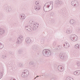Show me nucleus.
I'll return each instance as SVG.
<instances>
[{"instance_id":"obj_26","label":"nucleus","mask_w":80,"mask_h":80,"mask_svg":"<svg viewBox=\"0 0 80 80\" xmlns=\"http://www.w3.org/2000/svg\"><path fill=\"white\" fill-rule=\"evenodd\" d=\"M3 44L2 43L0 42V49H2L3 48Z\"/></svg>"},{"instance_id":"obj_7","label":"nucleus","mask_w":80,"mask_h":80,"mask_svg":"<svg viewBox=\"0 0 80 80\" xmlns=\"http://www.w3.org/2000/svg\"><path fill=\"white\" fill-rule=\"evenodd\" d=\"M60 57L61 60H64L67 59V58H68V56L61 54L60 55Z\"/></svg>"},{"instance_id":"obj_10","label":"nucleus","mask_w":80,"mask_h":80,"mask_svg":"<svg viewBox=\"0 0 80 80\" xmlns=\"http://www.w3.org/2000/svg\"><path fill=\"white\" fill-rule=\"evenodd\" d=\"M70 47L69 42H66L63 45V47L65 48H68Z\"/></svg>"},{"instance_id":"obj_8","label":"nucleus","mask_w":80,"mask_h":80,"mask_svg":"<svg viewBox=\"0 0 80 80\" xmlns=\"http://www.w3.org/2000/svg\"><path fill=\"white\" fill-rule=\"evenodd\" d=\"M55 4L56 5H61L63 4V1L60 0H57L55 1Z\"/></svg>"},{"instance_id":"obj_2","label":"nucleus","mask_w":80,"mask_h":80,"mask_svg":"<svg viewBox=\"0 0 80 80\" xmlns=\"http://www.w3.org/2000/svg\"><path fill=\"white\" fill-rule=\"evenodd\" d=\"M42 54L45 57H50L51 55V52L48 49H44L43 51Z\"/></svg>"},{"instance_id":"obj_1","label":"nucleus","mask_w":80,"mask_h":80,"mask_svg":"<svg viewBox=\"0 0 80 80\" xmlns=\"http://www.w3.org/2000/svg\"><path fill=\"white\" fill-rule=\"evenodd\" d=\"M44 12H49L53 9V3L52 2L46 3L44 5L43 8Z\"/></svg>"},{"instance_id":"obj_22","label":"nucleus","mask_w":80,"mask_h":80,"mask_svg":"<svg viewBox=\"0 0 80 80\" xmlns=\"http://www.w3.org/2000/svg\"><path fill=\"white\" fill-rule=\"evenodd\" d=\"M6 58H7V55L6 54H2V58L3 60H5V59H6Z\"/></svg>"},{"instance_id":"obj_29","label":"nucleus","mask_w":80,"mask_h":80,"mask_svg":"<svg viewBox=\"0 0 80 80\" xmlns=\"http://www.w3.org/2000/svg\"><path fill=\"white\" fill-rule=\"evenodd\" d=\"M18 38H19V39H20L22 40L23 41V36H20Z\"/></svg>"},{"instance_id":"obj_11","label":"nucleus","mask_w":80,"mask_h":80,"mask_svg":"<svg viewBox=\"0 0 80 80\" xmlns=\"http://www.w3.org/2000/svg\"><path fill=\"white\" fill-rule=\"evenodd\" d=\"M58 69L60 72L64 71V67L62 66H59L58 68Z\"/></svg>"},{"instance_id":"obj_32","label":"nucleus","mask_w":80,"mask_h":80,"mask_svg":"<svg viewBox=\"0 0 80 80\" xmlns=\"http://www.w3.org/2000/svg\"><path fill=\"white\" fill-rule=\"evenodd\" d=\"M53 45L54 46H55V45H56V42H53Z\"/></svg>"},{"instance_id":"obj_36","label":"nucleus","mask_w":80,"mask_h":80,"mask_svg":"<svg viewBox=\"0 0 80 80\" xmlns=\"http://www.w3.org/2000/svg\"><path fill=\"white\" fill-rule=\"evenodd\" d=\"M36 78H37V77H36V78H35L34 79H36Z\"/></svg>"},{"instance_id":"obj_28","label":"nucleus","mask_w":80,"mask_h":80,"mask_svg":"<svg viewBox=\"0 0 80 80\" xmlns=\"http://www.w3.org/2000/svg\"><path fill=\"white\" fill-rule=\"evenodd\" d=\"M77 65L78 67H80V61H78L77 62Z\"/></svg>"},{"instance_id":"obj_3","label":"nucleus","mask_w":80,"mask_h":80,"mask_svg":"<svg viewBox=\"0 0 80 80\" xmlns=\"http://www.w3.org/2000/svg\"><path fill=\"white\" fill-rule=\"evenodd\" d=\"M70 39L72 42H76L78 40V37L75 34H72L70 36Z\"/></svg>"},{"instance_id":"obj_31","label":"nucleus","mask_w":80,"mask_h":80,"mask_svg":"<svg viewBox=\"0 0 80 80\" xmlns=\"http://www.w3.org/2000/svg\"><path fill=\"white\" fill-rule=\"evenodd\" d=\"M39 2L38 1H36L35 2V4H36V5H38L39 4Z\"/></svg>"},{"instance_id":"obj_13","label":"nucleus","mask_w":80,"mask_h":80,"mask_svg":"<svg viewBox=\"0 0 80 80\" xmlns=\"http://www.w3.org/2000/svg\"><path fill=\"white\" fill-rule=\"evenodd\" d=\"M25 42L27 44H30L32 42V40L30 38L27 37L25 39Z\"/></svg>"},{"instance_id":"obj_12","label":"nucleus","mask_w":80,"mask_h":80,"mask_svg":"<svg viewBox=\"0 0 80 80\" xmlns=\"http://www.w3.org/2000/svg\"><path fill=\"white\" fill-rule=\"evenodd\" d=\"M41 8V6L40 5H35L34 6V9L36 11L40 10Z\"/></svg>"},{"instance_id":"obj_9","label":"nucleus","mask_w":80,"mask_h":80,"mask_svg":"<svg viewBox=\"0 0 80 80\" xmlns=\"http://www.w3.org/2000/svg\"><path fill=\"white\" fill-rule=\"evenodd\" d=\"M26 18V16L25 14H21L20 15V18L21 20H24Z\"/></svg>"},{"instance_id":"obj_17","label":"nucleus","mask_w":80,"mask_h":80,"mask_svg":"<svg viewBox=\"0 0 80 80\" xmlns=\"http://www.w3.org/2000/svg\"><path fill=\"white\" fill-rule=\"evenodd\" d=\"M74 75H79L80 74V70H78L74 71L73 72Z\"/></svg>"},{"instance_id":"obj_33","label":"nucleus","mask_w":80,"mask_h":80,"mask_svg":"<svg viewBox=\"0 0 80 80\" xmlns=\"http://www.w3.org/2000/svg\"><path fill=\"white\" fill-rule=\"evenodd\" d=\"M55 23V21H52V24H54Z\"/></svg>"},{"instance_id":"obj_21","label":"nucleus","mask_w":80,"mask_h":80,"mask_svg":"<svg viewBox=\"0 0 80 80\" xmlns=\"http://www.w3.org/2000/svg\"><path fill=\"white\" fill-rule=\"evenodd\" d=\"M69 23L72 25H74L75 22V20L73 19H71L70 20Z\"/></svg>"},{"instance_id":"obj_35","label":"nucleus","mask_w":80,"mask_h":80,"mask_svg":"<svg viewBox=\"0 0 80 80\" xmlns=\"http://www.w3.org/2000/svg\"><path fill=\"white\" fill-rule=\"evenodd\" d=\"M39 77V76H38L36 77V78H37V77Z\"/></svg>"},{"instance_id":"obj_25","label":"nucleus","mask_w":80,"mask_h":80,"mask_svg":"<svg viewBox=\"0 0 80 80\" xmlns=\"http://www.w3.org/2000/svg\"><path fill=\"white\" fill-rule=\"evenodd\" d=\"M18 53L20 55H22L23 53V51L22 50H19L18 51Z\"/></svg>"},{"instance_id":"obj_38","label":"nucleus","mask_w":80,"mask_h":80,"mask_svg":"<svg viewBox=\"0 0 80 80\" xmlns=\"http://www.w3.org/2000/svg\"><path fill=\"white\" fill-rule=\"evenodd\" d=\"M40 77H41V76H40Z\"/></svg>"},{"instance_id":"obj_15","label":"nucleus","mask_w":80,"mask_h":80,"mask_svg":"<svg viewBox=\"0 0 80 80\" xmlns=\"http://www.w3.org/2000/svg\"><path fill=\"white\" fill-rule=\"evenodd\" d=\"M25 29L27 31H29V32L32 30V29L31 28L30 26L28 25L25 26Z\"/></svg>"},{"instance_id":"obj_6","label":"nucleus","mask_w":80,"mask_h":80,"mask_svg":"<svg viewBox=\"0 0 80 80\" xmlns=\"http://www.w3.org/2000/svg\"><path fill=\"white\" fill-rule=\"evenodd\" d=\"M5 8L8 13H11V12H12V8L10 7L6 6Z\"/></svg>"},{"instance_id":"obj_5","label":"nucleus","mask_w":80,"mask_h":80,"mask_svg":"<svg viewBox=\"0 0 80 80\" xmlns=\"http://www.w3.org/2000/svg\"><path fill=\"white\" fill-rule=\"evenodd\" d=\"M71 4L73 7H77L78 5V2L77 1L73 0L71 2Z\"/></svg>"},{"instance_id":"obj_14","label":"nucleus","mask_w":80,"mask_h":80,"mask_svg":"<svg viewBox=\"0 0 80 80\" xmlns=\"http://www.w3.org/2000/svg\"><path fill=\"white\" fill-rule=\"evenodd\" d=\"M38 26V25L36 23L34 24L33 26L32 27V30H36L37 29Z\"/></svg>"},{"instance_id":"obj_18","label":"nucleus","mask_w":80,"mask_h":80,"mask_svg":"<svg viewBox=\"0 0 80 80\" xmlns=\"http://www.w3.org/2000/svg\"><path fill=\"white\" fill-rule=\"evenodd\" d=\"M22 41H23L22 40L20 39V38H18L17 39V41L16 42V44H17V45H18L21 43L22 42Z\"/></svg>"},{"instance_id":"obj_37","label":"nucleus","mask_w":80,"mask_h":80,"mask_svg":"<svg viewBox=\"0 0 80 80\" xmlns=\"http://www.w3.org/2000/svg\"><path fill=\"white\" fill-rule=\"evenodd\" d=\"M35 27H37V26H34Z\"/></svg>"},{"instance_id":"obj_16","label":"nucleus","mask_w":80,"mask_h":80,"mask_svg":"<svg viewBox=\"0 0 80 80\" xmlns=\"http://www.w3.org/2000/svg\"><path fill=\"white\" fill-rule=\"evenodd\" d=\"M5 33V30L3 28L0 29V35H2Z\"/></svg>"},{"instance_id":"obj_19","label":"nucleus","mask_w":80,"mask_h":80,"mask_svg":"<svg viewBox=\"0 0 80 80\" xmlns=\"http://www.w3.org/2000/svg\"><path fill=\"white\" fill-rule=\"evenodd\" d=\"M73 32L72 29H67L66 31V33L67 34H70Z\"/></svg>"},{"instance_id":"obj_4","label":"nucleus","mask_w":80,"mask_h":80,"mask_svg":"<svg viewBox=\"0 0 80 80\" xmlns=\"http://www.w3.org/2000/svg\"><path fill=\"white\" fill-rule=\"evenodd\" d=\"M29 75V72L28 70H25L24 72H23L22 74L21 75V76L22 77H27Z\"/></svg>"},{"instance_id":"obj_27","label":"nucleus","mask_w":80,"mask_h":80,"mask_svg":"<svg viewBox=\"0 0 80 80\" xmlns=\"http://www.w3.org/2000/svg\"><path fill=\"white\" fill-rule=\"evenodd\" d=\"M29 64L30 65H34V62L32 61H31L29 63Z\"/></svg>"},{"instance_id":"obj_30","label":"nucleus","mask_w":80,"mask_h":80,"mask_svg":"<svg viewBox=\"0 0 80 80\" xmlns=\"http://www.w3.org/2000/svg\"><path fill=\"white\" fill-rule=\"evenodd\" d=\"M2 77H3V73L0 72V79L2 78Z\"/></svg>"},{"instance_id":"obj_20","label":"nucleus","mask_w":80,"mask_h":80,"mask_svg":"<svg viewBox=\"0 0 80 80\" xmlns=\"http://www.w3.org/2000/svg\"><path fill=\"white\" fill-rule=\"evenodd\" d=\"M80 48V45L78 44H76L74 46V48L76 49V50H78Z\"/></svg>"},{"instance_id":"obj_24","label":"nucleus","mask_w":80,"mask_h":80,"mask_svg":"<svg viewBox=\"0 0 80 80\" xmlns=\"http://www.w3.org/2000/svg\"><path fill=\"white\" fill-rule=\"evenodd\" d=\"M66 80H73V79L71 77H68L66 78Z\"/></svg>"},{"instance_id":"obj_23","label":"nucleus","mask_w":80,"mask_h":80,"mask_svg":"<svg viewBox=\"0 0 80 80\" xmlns=\"http://www.w3.org/2000/svg\"><path fill=\"white\" fill-rule=\"evenodd\" d=\"M18 67H22L23 66V65L22 63L20 62L18 64Z\"/></svg>"},{"instance_id":"obj_34","label":"nucleus","mask_w":80,"mask_h":80,"mask_svg":"<svg viewBox=\"0 0 80 80\" xmlns=\"http://www.w3.org/2000/svg\"><path fill=\"white\" fill-rule=\"evenodd\" d=\"M51 80H55V78H53L51 79Z\"/></svg>"}]
</instances>
